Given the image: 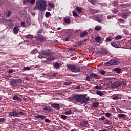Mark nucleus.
Masks as SVG:
<instances>
[{"label": "nucleus", "instance_id": "obj_1", "mask_svg": "<svg viewBox=\"0 0 131 131\" xmlns=\"http://www.w3.org/2000/svg\"><path fill=\"white\" fill-rule=\"evenodd\" d=\"M86 94L83 95H75L72 97H70L69 100H75L76 102L81 103L83 104H86L87 102L90 101V98L86 97Z\"/></svg>", "mask_w": 131, "mask_h": 131}, {"label": "nucleus", "instance_id": "obj_2", "mask_svg": "<svg viewBox=\"0 0 131 131\" xmlns=\"http://www.w3.org/2000/svg\"><path fill=\"white\" fill-rule=\"evenodd\" d=\"M47 3L44 0H38L36 2V7L34 8V10L37 9L38 10L43 12L46 10Z\"/></svg>", "mask_w": 131, "mask_h": 131}, {"label": "nucleus", "instance_id": "obj_3", "mask_svg": "<svg viewBox=\"0 0 131 131\" xmlns=\"http://www.w3.org/2000/svg\"><path fill=\"white\" fill-rule=\"evenodd\" d=\"M26 113V111L24 110L21 109H15L13 111V112H11L9 113V116L16 117L17 116L20 115H25Z\"/></svg>", "mask_w": 131, "mask_h": 131}, {"label": "nucleus", "instance_id": "obj_4", "mask_svg": "<svg viewBox=\"0 0 131 131\" xmlns=\"http://www.w3.org/2000/svg\"><path fill=\"white\" fill-rule=\"evenodd\" d=\"M67 68L71 72L74 73H79L80 72V67L77 66L76 64H67Z\"/></svg>", "mask_w": 131, "mask_h": 131}, {"label": "nucleus", "instance_id": "obj_5", "mask_svg": "<svg viewBox=\"0 0 131 131\" xmlns=\"http://www.w3.org/2000/svg\"><path fill=\"white\" fill-rule=\"evenodd\" d=\"M119 64V61L118 59H111L106 63V66H115Z\"/></svg>", "mask_w": 131, "mask_h": 131}, {"label": "nucleus", "instance_id": "obj_6", "mask_svg": "<svg viewBox=\"0 0 131 131\" xmlns=\"http://www.w3.org/2000/svg\"><path fill=\"white\" fill-rule=\"evenodd\" d=\"M42 55L47 56L48 57H51L53 55V53L50 49H47L41 51Z\"/></svg>", "mask_w": 131, "mask_h": 131}, {"label": "nucleus", "instance_id": "obj_7", "mask_svg": "<svg viewBox=\"0 0 131 131\" xmlns=\"http://www.w3.org/2000/svg\"><path fill=\"white\" fill-rule=\"evenodd\" d=\"M114 85L116 88L120 87L122 86V87H125L126 85V83L125 81H120L114 83Z\"/></svg>", "mask_w": 131, "mask_h": 131}, {"label": "nucleus", "instance_id": "obj_8", "mask_svg": "<svg viewBox=\"0 0 131 131\" xmlns=\"http://www.w3.org/2000/svg\"><path fill=\"white\" fill-rule=\"evenodd\" d=\"M14 27V24L13 22V20L10 19L8 20L7 28L8 29H12Z\"/></svg>", "mask_w": 131, "mask_h": 131}, {"label": "nucleus", "instance_id": "obj_9", "mask_svg": "<svg viewBox=\"0 0 131 131\" xmlns=\"http://www.w3.org/2000/svg\"><path fill=\"white\" fill-rule=\"evenodd\" d=\"M10 85L11 87H17L20 86L16 82V79H13L10 81Z\"/></svg>", "mask_w": 131, "mask_h": 131}, {"label": "nucleus", "instance_id": "obj_10", "mask_svg": "<svg viewBox=\"0 0 131 131\" xmlns=\"http://www.w3.org/2000/svg\"><path fill=\"white\" fill-rule=\"evenodd\" d=\"M100 53H101V54H102L103 55L106 54L108 56L111 55V53H110L109 52V51H108V50L107 49H105V48L101 49V50L100 51Z\"/></svg>", "mask_w": 131, "mask_h": 131}, {"label": "nucleus", "instance_id": "obj_11", "mask_svg": "<svg viewBox=\"0 0 131 131\" xmlns=\"http://www.w3.org/2000/svg\"><path fill=\"white\" fill-rule=\"evenodd\" d=\"M51 108H54L56 110H59L60 109V105L58 103H54L51 105Z\"/></svg>", "mask_w": 131, "mask_h": 131}, {"label": "nucleus", "instance_id": "obj_12", "mask_svg": "<svg viewBox=\"0 0 131 131\" xmlns=\"http://www.w3.org/2000/svg\"><path fill=\"white\" fill-rule=\"evenodd\" d=\"M54 60H55V57L53 56H51L50 57L48 58L45 60H42V62L46 63L48 61H53Z\"/></svg>", "mask_w": 131, "mask_h": 131}, {"label": "nucleus", "instance_id": "obj_13", "mask_svg": "<svg viewBox=\"0 0 131 131\" xmlns=\"http://www.w3.org/2000/svg\"><path fill=\"white\" fill-rule=\"evenodd\" d=\"M38 39L40 42H43L45 40H46V39L44 38L42 35H39L38 36Z\"/></svg>", "mask_w": 131, "mask_h": 131}, {"label": "nucleus", "instance_id": "obj_14", "mask_svg": "<svg viewBox=\"0 0 131 131\" xmlns=\"http://www.w3.org/2000/svg\"><path fill=\"white\" fill-rule=\"evenodd\" d=\"M90 76H91V77H93L94 78V79H100L99 76H98V75H97L96 74H95V73H91Z\"/></svg>", "mask_w": 131, "mask_h": 131}, {"label": "nucleus", "instance_id": "obj_15", "mask_svg": "<svg viewBox=\"0 0 131 131\" xmlns=\"http://www.w3.org/2000/svg\"><path fill=\"white\" fill-rule=\"evenodd\" d=\"M13 32L14 35L18 34L19 32V28L17 26H15L14 27Z\"/></svg>", "mask_w": 131, "mask_h": 131}, {"label": "nucleus", "instance_id": "obj_16", "mask_svg": "<svg viewBox=\"0 0 131 131\" xmlns=\"http://www.w3.org/2000/svg\"><path fill=\"white\" fill-rule=\"evenodd\" d=\"M13 99L14 100H16L17 101H22V99L18 97V95H14L13 97Z\"/></svg>", "mask_w": 131, "mask_h": 131}, {"label": "nucleus", "instance_id": "obj_17", "mask_svg": "<svg viewBox=\"0 0 131 131\" xmlns=\"http://www.w3.org/2000/svg\"><path fill=\"white\" fill-rule=\"evenodd\" d=\"M127 115L124 114H120L117 115L118 118L121 119V118H126Z\"/></svg>", "mask_w": 131, "mask_h": 131}, {"label": "nucleus", "instance_id": "obj_18", "mask_svg": "<svg viewBox=\"0 0 131 131\" xmlns=\"http://www.w3.org/2000/svg\"><path fill=\"white\" fill-rule=\"evenodd\" d=\"M46 116L44 115H36L35 118H37V119H44L46 118Z\"/></svg>", "mask_w": 131, "mask_h": 131}, {"label": "nucleus", "instance_id": "obj_19", "mask_svg": "<svg viewBox=\"0 0 131 131\" xmlns=\"http://www.w3.org/2000/svg\"><path fill=\"white\" fill-rule=\"evenodd\" d=\"M74 113V111L71 110H69L68 111L64 112V114H66V115H72V114Z\"/></svg>", "mask_w": 131, "mask_h": 131}, {"label": "nucleus", "instance_id": "obj_20", "mask_svg": "<svg viewBox=\"0 0 131 131\" xmlns=\"http://www.w3.org/2000/svg\"><path fill=\"white\" fill-rule=\"evenodd\" d=\"M111 46L114 47V48H119V45L117 41H114L111 43Z\"/></svg>", "mask_w": 131, "mask_h": 131}, {"label": "nucleus", "instance_id": "obj_21", "mask_svg": "<svg viewBox=\"0 0 131 131\" xmlns=\"http://www.w3.org/2000/svg\"><path fill=\"white\" fill-rule=\"evenodd\" d=\"M103 122L105 124L107 125H111L112 124V121L108 120V119H105Z\"/></svg>", "mask_w": 131, "mask_h": 131}, {"label": "nucleus", "instance_id": "obj_22", "mask_svg": "<svg viewBox=\"0 0 131 131\" xmlns=\"http://www.w3.org/2000/svg\"><path fill=\"white\" fill-rule=\"evenodd\" d=\"M88 35V33L87 32L84 31L82 33H81L80 34V37H85V36Z\"/></svg>", "mask_w": 131, "mask_h": 131}, {"label": "nucleus", "instance_id": "obj_23", "mask_svg": "<svg viewBox=\"0 0 131 131\" xmlns=\"http://www.w3.org/2000/svg\"><path fill=\"white\" fill-rule=\"evenodd\" d=\"M99 105V102H93L92 103V107L97 108Z\"/></svg>", "mask_w": 131, "mask_h": 131}, {"label": "nucleus", "instance_id": "obj_24", "mask_svg": "<svg viewBox=\"0 0 131 131\" xmlns=\"http://www.w3.org/2000/svg\"><path fill=\"white\" fill-rule=\"evenodd\" d=\"M82 7H77L76 8V10L78 13V14H80L82 12Z\"/></svg>", "mask_w": 131, "mask_h": 131}, {"label": "nucleus", "instance_id": "obj_25", "mask_svg": "<svg viewBox=\"0 0 131 131\" xmlns=\"http://www.w3.org/2000/svg\"><path fill=\"white\" fill-rule=\"evenodd\" d=\"M53 67L55 69H60V64L59 63H55L53 64Z\"/></svg>", "mask_w": 131, "mask_h": 131}, {"label": "nucleus", "instance_id": "obj_26", "mask_svg": "<svg viewBox=\"0 0 131 131\" xmlns=\"http://www.w3.org/2000/svg\"><path fill=\"white\" fill-rule=\"evenodd\" d=\"M43 110L45 111H48L49 112H52V109L51 108L50 106H45V107H43Z\"/></svg>", "mask_w": 131, "mask_h": 131}, {"label": "nucleus", "instance_id": "obj_27", "mask_svg": "<svg viewBox=\"0 0 131 131\" xmlns=\"http://www.w3.org/2000/svg\"><path fill=\"white\" fill-rule=\"evenodd\" d=\"M119 94H114L113 95V100H118L120 98L118 96Z\"/></svg>", "mask_w": 131, "mask_h": 131}, {"label": "nucleus", "instance_id": "obj_28", "mask_svg": "<svg viewBox=\"0 0 131 131\" xmlns=\"http://www.w3.org/2000/svg\"><path fill=\"white\" fill-rule=\"evenodd\" d=\"M31 69V67H24L23 69V71H30Z\"/></svg>", "mask_w": 131, "mask_h": 131}, {"label": "nucleus", "instance_id": "obj_29", "mask_svg": "<svg viewBox=\"0 0 131 131\" xmlns=\"http://www.w3.org/2000/svg\"><path fill=\"white\" fill-rule=\"evenodd\" d=\"M88 123V122L87 121H83L82 124H81V126L83 127H86L87 124Z\"/></svg>", "mask_w": 131, "mask_h": 131}, {"label": "nucleus", "instance_id": "obj_30", "mask_svg": "<svg viewBox=\"0 0 131 131\" xmlns=\"http://www.w3.org/2000/svg\"><path fill=\"white\" fill-rule=\"evenodd\" d=\"M24 37H25L27 39L29 40L32 39L33 37V36L31 35H27L26 36H24Z\"/></svg>", "mask_w": 131, "mask_h": 131}, {"label": "nucleus", "instance_id": "obj_31", "mask_svg": "<svg viewBox=\"0 0 131 131\" xmlns=\"http://www.w3.org/2000/svg\"><path fill=\"white\" fill-rule=\"evenodd\" d=\"M38 52V50L37 49H33L32 51H31V54L32 55H35Z\"/></svg>", "mask_w": 131, "mask_h": 131}, {"label": "nucleus", "instance_id": "obj_32", "mask_svg": "<svg viewBox=\"0 0 131 131\" xmlns=\"http://www.w3.org/2000/svg\"><path fill=\"white\" fill-rule=\"evenodd\" d=\"M96 94L100 96H102L103 95V93L100 90H97V92H96Z\"/></svg>", "mask_w": 131, "mask_h": 131}, {"label": "nucleus", "instance_id": "obj_33", "mask_svg": "<svg viewBox=\"0 0 131 131\" xmlns=\"http://www.w3.org/2000/svg\"><path fill=\"white\" fill-rule=\"evenodd\" d=\"M114 71L115 72H116L117 73L119 74V73H121V69H120V68H115V69H114Z\"/></svg>", "mask_w": 131, "mask_h": 131}, {"label": "nucleus", "instance_id": "obj_34", "mask_svg": "<svg viewBox=\"0 0 131 131\" xmlns=\"http://www.w3.org/2000/svg\"><path fill=\"white\" fill-rule=\"evenodd\" d=\"M102 29V27L99 26H96L95 28V31H99Z\"/></svg>", "mask_w": 131, "mask_h": 131}, {"label": "nucleus", "instance_id": "obj_35", "mask_svg": "<svg viewBox=\"0 0 131 131\" xmlns=\"http://www.w3.org/2000/svg\"><path fill=\"white\" fill-rule=\"evenodd\" d=\"M63 20L64 22L67 24H70V23H71V19L69 18H64Z\"/></svg>", "mask_w": 131, "mask_h": 131}, {"label": "nucleus", "instance_id": "obj_36", "mask_svg": "<svg viewBox=\"0 0 131 131\" xmlns=\"http://www.w3.org/2000/svg\"><path fill=\"white\" fill-rule=\"evenodd\" d=\"M95 41L97 42H100L101 37L100 36H97L96 38H95Z\"/></svg>", "mask_w": 131, "mask_h": 131}, {"label": "nucleus", "instance_id": "obj_37", "mask_svg": "<svg viewBox=\"0 0 131 131\" xmlns=\"http://www.w3.org/2000/svg\"><path fill=\"white\" fill-rule=\"evenodd\" d=\"M51 16V13L49 12H46L45 17L46 18H49Z\"/></svg>", "mask_w": 131, "mask_h": 131}, {"label": "nucleus", "instance_id": "obj_38", "mask_svg": "<svg viewBox=\"0 0 131 131\" xmlns=\"http://www.w3.org/2000/svg\"><path fill=\"white\" fill-rule=\"evenodd\" d=\"M20 14L23 15H26V11L25 10H23L20 11Z\"/></svg>", "mask_w": 131, "mask_h": 131}, {"label": "nucleus", "instance_id": "obj_39", "mask_svg": "<svg viewBox=\"0 0 131 131\" xmlns=\"http://www.w3.org/2000/svg\"><path fill=\"white\" fill-rule=\"evenodd\" d=\"M128 17V14L127 13H123L122 15V17L123 18H126L127 17Z\"/></svg>", "mask_w": 131, "mask_h": 131}, {"label": "nucleus", "instance_id": "obj_40", "mask_svg": "<svg viewBox=\"0 0 131 131\" xmlns=\"http://www.w3.org/2000/svg\"><path fill=\"white\" fill-rule=\"evenodd\" d=\"M100 73L101 74V75H105L106 74V72L105 70H100V71H99Z\"/></svg>", "mask_w": 131, "mask_h": 131}, {"label": "nucleus", "instance_id": "obj_41", "mask_svg": "<svg viewBox=\"0 0 131 131\" xmlns=\"http://www.w3.org/2000/svg\"><path fill=\"white\" fill-rule=\"evenodd\" d=\"M92 79H93V77H92L91 76H88L87 77L85 78L86 80L88 81H90Z\"/></svg>", "mask_w": 131, "mask_h": 131}, {"label": "nucleus", "instance_id": "obj_42", "mask_svg": "<svg viewBox=\"0 0 131 131\" xmlns=\"http://www.w3.org/2000/svg\"><path fill=\"white\" fill-rule=\"evenodd\" d=\"M73 17H77L78 16V15L77 14V13L75 12V11H73Z\"/></svg>", "mask_w": 131, "mask_h": 131}, {"label": "nucleus", "instance_id": "obj_43", "mask_svg": "<svg viewBox=\"0 0 131 131\" xmlns=\"http://www.w3.org/2000/svg\"><path fill=\"white\" fill-rule=\"evenodd\" d=\"M122 38L121 36H117L116 38H115V40H120Z\"/></svg>", "mask_w": 131, "mask_h": 131}, {"label": "nucleus", "instance_id": "obj_44", "mask_svg": "<svg viewBox=\"0 0 131 131\" xmlns=\"http://www.w3.org/2000/svg\"><path fill=\"white\" fill-rule=\"evenodd\" d=\"M6 121V119L4 118H0V123H3Z\"/></svg>", "mask_w": 131, "mask_h": 131}, {"label": "nucleus", "instance_id": "obj_45", "mask_svg": "<svg viewBox=\"0 0 131 131\" xmlns=\"http://www.w3.org/2000/svg\"><path fill=\"white\" fill-rule=\"evenodd\" d=\"M12 12L10 10L8 11V14H7V17H9L11 15Z\"/></svg>", "mask_w": 131, "mask_h": 131}, {"label": "nucleus", "instance_id": "obj_46", "mask_svg": "<svg viewBox=\"0 0 131 131\" xmlns=\"http://www.w3.org/2000/svg\"><path fill=\"white\" fill-rule=\"evenodd\" d=\"M89 1V2H90L91 4H95V3L96 2V0H88Z\"/></svg>", "mask_w": 131, "mask_h": 131}, {"label": "nucleus", "instance_id": "obj_47", "mask_svg": "<svg viewBox=\"0 0 131 131\" xmlns=\"http://www.w3.org/2000/svg\"><path fill=\"white\" fill-rule=\"evenodd\" d=\"M16 82L20 85V84L22 83V80L21 79L16 80Z\"/></svg>", "mask_w": 131, "mask_h": 131}, {"label": "nucleus", "instance_id": "obj_48", "mask_svg": "<svg viewBox=\"0 0 131 131\" xmlns=\"http://www.w3.org/2000/svg\"><path fill=\"white\" fill-rule=\"evenodd\" d=\"M95 88L97 90H102V87L99 85L95 86Z\"/></svg>", "mask_w": 131, "mask_h": 131}, {"label": "nucleus", "instance_id": "obj_49", "mask_svg": "<svg viewBox=\"0 0 131 131\" xmlns=\"http://www.w3.org/2000/svg\"><path fill=\"white\" fill-rule=\"evenodd\" d=\"M26 23L25 21H23L21 22V23L20 24V25H21L22 27H26V25H25Z\"/></svg>", "mask_w": 131, "mask_h": 131}, {"label": "nucleus", "instance_id": "obj_50", "mask_svg": "<svg viewBox=\"0 0 131 131\" xmlns=\"http://www.w3.org/2000/svg\"><path fill=\"white\" fill-rule=\"evenodd\" d=\"M105 116H106L107 117H110L112 116V114L110 113H106V114H105Z\"/></svg>", "mask_w": 131, "mask_h": 131}, {"label": "nucleus", "instance_id": "obj_51", "mask_svg": "<svg viewBox=\"0 0 131 131\" xmlns=\"http://www.w3.org/2000/svg\"><path fill=\"white\" fill-rule=\"evenodd\" d=\"M48 5L50 6L52 8H53L55 6V5L51 3H49Z\"/></svg>", "mask_w": 131, "mask_h": 131}, {"label": "nucleus", "instance_id": "obj_52", "mask_svg": "<svg viewBox=\"0 0 131 131\" xmlns=\"http://www.w3.org/2000/svg\"><path fill=\"white\" fill-rule=\"evenodd\" d=\"M72 84V83L71 82H65V83H63V84L66 85H70Z\"/></svg>", "mask_w": 131, "mask_h": 131}, {"label": "nucleus", "instance_id": "obj_53", "mask_svg": "<svg viewBox=\"0 0 131 131\" xmlns=\"http://www.w3.org/2000/svg\"><path fill=\"white\" fill-rule=\"evenodd\" d=\"M111 41H112L111 38L108 37V38H106V40H105V42H110Z\"/></svg>", "mask_w": 131, "mask_h": 131}, {"label": "nucleus", "instance_id": "obj_54", "mask_svg": "<svg viewBox=\"0 0 131 131\" xmlns=\"http://www.w3.org/2000/svg\"><path fill=\"white\" fill-rule=\"evenodd\" d=\"M60 117L63 119H67V116L65 115H61Z\"/></svg>", "mask_w": 131, "mask_h": 131}, {"label": "nucleus", "instance_id": "obj_55", "mask_svg": "<svg viewBox=\"0 0 131 131\" xmlns=\"http://www.w3.org/2000/svg\"><path fill=\"white\" fill-rule=\"evenodd\" d=\"M30 3L31 4H34L35 3V0H30Z\"/></svg>", "mask_w": 131, "mask_h": 131}, {"label": "nucleus", "instance_id": "obj_56", "mask_svg": "<svg viewBox=\"0 0 131 131\" xmlns=\"http://www.w3.org/2000/svg\"><path fill=\"white\" fill-rule=\"evenodd\" d=\"M45 122L49 123L50 122V120H49V119H45Z\"/></svg>", "mask_w": 131, "mask_h": 131}, {"label": "nucleus", "instance_id": "obj_57", "mask_svg": "<svg viewBox=\"0 0 131 131\" xmlns=\"http://www.w3.org/2000/svg\"><path fill=\"white\" fill-rule=\"evenodd\" d=\"M69 39H70V36H68L67 38H66V39H64V41H68L69 40Z\"/></svg>", "mask_w": 131, "mask_h": 131}, {"label": "nucleus", "instance_id": "obj_58", "mask_svg": "<svg viewBox=\"0 0 131 131\" xmlns=\"http://www.w3.org/2000/svg\"><path fill=\"white\" fill-rule=\"evenodd\" d=\"M118 112H119L120 113H123V111L121 110V109L118 110Z\"/></svg>", "mask_w": 131, "mask_h": 131}, {"label": "nucleus", "instance_id": "obj_59", "mask_svg": "<svg viewBox=\"0 0 131 131\" xmlns=\"http://www.w3.org/2000/svg\"><path fill=\"white\" fill-rule=\"evenodd\" d=\"M14 71H13V70L11 69V70H10L9 71V73H14Z\"/></svg>", "mask_w": 131, "mask_h": 131}, {"label": "nucleus", "instance_id": "obj_60", "mask_svg": "<svg viewBox=\"0 0 131 131\" xmlns=\"http://www.w3.org/2000/svg\"><path fill=\"white\" fill-rule=\"evenodd\" d=\"M41 32H42V30L40 29V30H39V31H38V32H37V33H38V34H41Z\"/></svg>", "mask_w": 131, "mask_h": 131}, {"label": "nucleus", "instance_id": "obj_61", "mask_svg": "<svg viewBox=\"0 0 131 131\" xmlns=\"http://www.w3.org/2000/svg\"><path fill=\"white\" fill-rule=\"evenodd\" d=\"M101 119L102 121H104V120H105V117H104V116L101 117Z\"/></svg>", "mask_w": 131, "mask_h": 131}, {"label": "nucleus", "instance_id": "obj_62", "mask_svg": "<svg viewBox=\"0 0 131 131\" xmlns=\"http://www.w3.org/2000/svg\"><path fill=\"white\" fill-rule=\"evenodd\" d=\"M38 57L39 58H44L43 56H42V55H39V56H38Z\"/></svg>", "mask_w": 131, "mask_h": 131}, {"label": "nucleus", "instance_id": "obj_63", "mask_svg": "<svg viewBox=\"0 0 131 131\" xmlns=\"http://www.w3.org/2000/svg\"><path fill=\"white\" fill-rule=\"evenodd\" d=\"M26 2H30V0H25V4H26Z\"/></svg>", "mask_w": 131, "mask_h": 131}, {"label": "nucleus", "instance_id": "obj_64", "mask_svg": "<svg viewBox=\"0 0 131 131\" xmlns=\"http://www.w3.org/2000/svg\"><path fill=\"white\" fill-rule=\"evenodd\" d=\"M100 131H108V129H102Z\"/></svg>", "mask_w": 131, "mask_h": 131}]
</instances>
